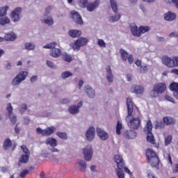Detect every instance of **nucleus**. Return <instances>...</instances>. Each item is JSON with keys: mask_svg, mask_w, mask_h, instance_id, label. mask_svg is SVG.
<instances>
[{"mask_svg": "<svg viewBox=\"0 0 178 178\" xmlns=\"http://www.w3.org/2000/svg\"><path fill=\"white\" fill-rule=\"evenodd\" d=\"M127 106L128 115L126 118V122L129 129L138 130L141 126V120H140V110L136 107L134 111L133 99L127 98Z\"/></svg>", "mask_w": 178, "mask_h": 178, "instance_id": "f257e3e1", "label": "nucleus"}, {"mask_svg": "<svg viewBox=\"0 0 178 178\" xmlns=\"http://www.w3.org/2000/svg\"><path fill=\"white\" fill-rule=\"evenodd\" d=\"M114 161L117 165L115 172L118 178H124V172L128 173V175H131V171H130L128 168L124 167V161H123V157L122 156L119 154L115 155ZM123 169L124 171H123Z\"/></svg>", "mask_w": 178, "mask_h": 178, "instance_id": "f03ea898", "label": "nucleus"}, {"mask_svg": "<svg viewBox=\"0 0 178 178\" xmlns=\"http://www.w3.org/2000/svg\"><path fill=\"white\" fill-rule=\"evenodd\" d=\"M130 30L132 35L134 37H140L142 34L148 33L151 28L148 26H140L139 27L137 25H133L130 26Z\"/></svg>", "mask_w": 178, "mask_h": 178, "instance_id": "7ed1b4c3", "label": "nucleus"}, {"mask_svg": "<svg viewBox=\"0 0 178 178\" xmlns=\"http://www.w3.org/2000/svg\"><path fill=\"white\" fill-rule=\"evenodd\" d=\"M56 47H58V43H56V42H52L43 46V48L51 49L50 51V55L52 58H59V56L62 55V51L56 48Z\"/></svg>", "mask_w": 178, "mask_h": 178, "instance_id": "20e7f679", "label": "nucleus"}, {"mask_svg": "<svg viewBox=\"0 0 178 178\" xmlns=\"http://www.w3.org/2000/svg\"><path fill=\"white\" fill-rule=\"evenodd\" d=\"M144 131L147 134V140L150 144H155V137L152 134V122L149 120L144 127Z\"/></svg>", "mask_w": 178, "mask_h": 178, "instance_id": "39448f33", "label": "nucleus"}, {"mask_svg": "<svg viewBox=\"0 0 178 178\" xmlns=\"http://www.w3.org/2000/svg\"><path fill=\"white\" fill-rule=\"evenodd\" d=\"M21 149H22L24 154H22L19 157V161H18V166H22L23 163H28L29 159L30 158V150L26 147V145H23L21 146Z\"/></svg>", "mask_w": 178, "mask_h": 178, "instance_id": "423d86ee", "label": "nucleus"}, {"mask_svg": "<svg viewBox=\"0 0 178 178\" xmlns=\"http://www.w3.org/2000/svg\"><path fill=\"white\" fill-rule=\"evenodd\" d=\"M166 91V83H156L153 86V90L151 92L152 97H156L154 92H156V94H163V92ZM154 94V95H152Z\"/></svg>", "mask_w": 178, "mask_h": 178, "instance_id": "0eeeda50", "label": "nucleus"}, {"mask_svg": "<svg viewBox=\"0 0 178 178\" xmlns=\"http://www.w3.org/2000/svg\"><path fill=\"white\" fill-rule=\"evenodd\" d=\"M27 76H29V72L26 71L20 72L12 81L13 86H19L22 81L26 80Z\"/></svg>", "mask_w": 178, "mask_h": 178, "instance_id": "6e6552de", "label": "nucleus"}, {"mask_svg": "<svg viewBox=\"0 0 178 178\" xmlns=\"http://www.w3.org/2000/svg\"><path fill=\"white\" fill-rule=\"evenodd\" d=\"M162 62L167 67H175V66H178V57L172 59L168 56H163L162 58Z\"/></svg>", "mask_w": 178, "mask_h": 178, "instance_id": "1a4fd4ad", "label": "nucleus"}, {"mask_svg": "<svg viewBox=\"0 0 178 178\" xmlns=\"http://www.w3.org/2000/svg\"><path fill=\"white\" fill-rule=\"evenodd\" d=\"M86 44H88V38H79L74 42L72 46V49H74V51H80V48L86 46Z\"/></svg>", "mask_w": 178, "mask_h": 178, "instance_id": "9d476101", "label": "nucleus"}, {"mask_svg": "<svg viewBox=\"0 0 178 178\" xmlns=\"http://www.w3.org/2000/svg\"><path fill=\"white\" fill-rule=\"evenodd\" d=\"M83 158L87 162H90L92 158V147L87 145L83 149Z\"/></svg>", "mask_w": 178, "mask_h": 178, "instance_id": "9b49d317", "label": "nucleus"}, {"mask_svg": "<svg viewBox=\"0 0 178 178\" xmlns=\"http://www.w3.org/2000/svg\"><path fill=\"white\" fill-rule=\"evenodd\" d=\"M120 54L121 55V58H122V60H124V62H126V60H128V62L130 65H131V63H133V62H134V58L133 57V55L129 54V53H127V51H126V50H124L123 49H120Z\"/></svg>", "mask_w": 178, "mask_h": 178, "instance_id": "f8f14e48", "label": "nucleus"}, {"mask_svg": "<svg viewBox=\"0 0 178 178\" xmlns=\"http://www.w3.org/2000/svg\"><path fill=\"white\" fill-rule=\"evenodd\" d=\"M3 148L6 151L8 148H12V151H15L16 149V142L7 138L4 140L3 143Z\"/></svg>", "mask_w": 178, "mask_h": 178, "instance_id": "ddd939ff", "label": "nucleus"}, {"mask_svg": "<svg viewBox=\"0 0 178 178\" xmlns=\"http://www.w3.org/2000/svg\"><path fill=\"white\" fill-rule=\"evenodd\" d=\"M71 17L76 23V24H79L80 26H83L84 24V22H83V18H81V15L77 11H72Z\"/></svg>", "mask_w": 178, "mask_h": 178, "instance_id": "4468645a", "label": "nucleus"}, {"mask_svg": "<svg viewBox=\"0 0 178 178\" xmlns=\"http://www.w3.org/2000/svg\"><path fill=\"white\" fill-rule=\"evenodd\" d=\"M131 91L136 95H141V94H144V86L141 85H133L131 88Z\"/></svg>", "mask_w": 178, "mask_h": 178, "instance_id": "2eb2a0df", "label": "nucleus"}, {"mask_svg": "<svg viewBox=\"0 0 178 178\" xmlns=\"http://www.w3.org/2000/svg\"><path fill=\"white\" fill-rule=\"evenodd\" d=\"M21 13L22 8H15L11 13V20H13V22H19V20H20Z\"/></svg>", "mask_w": 178, "mask_h": 178, "instance_id": "dca6fc26", "label": "nucleus"}, {"mask_svg": "<svg viewBox=\"0 0 178 178\" xmlns=\"http://www.w3.org/2000/svg\"><path fill=\"white\" fill-rule=\"evenodd\" d=\"M86 137L88 141H92L95 138V128L90 127L86 131Z\"/></svg>", "mask_w": 178, "mask_h": 178, "instance_id": "f3484780", "label": "nucleus"}, {"mask_svg": "<svg viewBox=\"0 0 178 178\" xmlns=\"http://www.w3.org/2000/svg\"><path fill=\"white\" fill-rule=\"evenodd\" d=\"M99 3H100L99 0H95L92 3H88L86 9L87 10H88V12H94V10H95V9H97V8L99 6Z\"/></svg>", "mask_w": 178, "mask_h": 178, "instance_id": "a211bd4d", "label": "nucleus"}, {"mask_svg": "<svg viewBox=\"0 0 178 178\" xmlns=\"http://www.w3.org/2000/svg\"><path fill=\"white\" fill-rule=\"evenodd\" d=\"M96 131L100 140H103L104 141H105V140H108L109 134H108V133H106L102 129L97 128Z\"/></svg>", "mask_w": 178, "mask_h": 178, "instance_id": "6ab92c4d", "label": "nucleus"}, {"mask_svg": "<svg viewBox=\"0 0 178 178\" xmlns=\"http://www.w3.org/2000/svg\"><path fill=\"white\" fill-rule=\"evenodd\" d=\"M175 19H176V14H175V13L168 11V13L164 14V19L166 22H173Z\"/></svg>", "mask_w": 178, "mask_h": 178, "instance_id": "aec40b11", "label": "nucleus"}, {"mask_svg": "<svg viewBox=\"0 0 178 178\" xmlns=\"http://www.w3.org/2000/svg\"><path fill=\"white\" fill-rule=\"evenodd\" d=\"M77 169L80 170V172H86V169H87V163L84 162L83 160H78L76 162Z\"/></svg>", "mask_w": 178, "mask_h": 178, "instance_id": "412c9836", "label": "nucleus"}, {"mask_svg": "<svg viewBox=\"0 0 178 178\" xmlns=\"http://www.w3.org/2000/svg\"><path fill=\"white\" fill-rule=\"evenodd\" d=\"M68 34L72 38H79L81 35V31L71 29L68 31Z\"/></svg>", "mask_w": 178, "mask_h": 178, "instance_id": "4be33fe9", "label": "nucleus"}, {"mask_svg": "<svg viewBox=\"0 0 178 178\" xmlns=\"http://www.w3.org/2000/svg\"><path fill=\"white\" fill-rule=\"evenodd\" d=\"M147 161L152 168H156L159 165V157L158 156L149 159Z\"/></svg>", "mask_w": 178, "mask_h": 178, "instance_id": "5701e85b", "label": "nucleus"}, {"mask_svg": "<svg viewBox=\"0 0 178 178\" xmlns=\"http://www.w3.org/2000/svg\"><path fill=\"white\" fill-rule=\"evenodd\" d=\"M106 72H107V76L106 79L108 80V83H113V74H112V70L111 69V66L108 65L106 68Z\"/></svg>", "mask_w": 178, "mask_h": 178, "instance_id": "b1692460", "label": "nucleus"}, {"mask_svg": "<svg viewBox=\"0 0 178 178\" xmlns=\"http://www.w3.org/2000/svg\"><path fill=\"white\" fill-rule=\"evenodd\" d=\"M163 122L164 124H165L166 126L175 124V123H176V120H175V118L172 117H164L163 118Z\"/></svg>", "mask_w": 178, "mask_h": 178, "instance_id": "393cba45", "label": "nucleus"}, {"mask_svg": "<svg viewBox=\"0 0 178 178\" xmlns=\"http://www.w3.org/2000/svg\"><path fill=\"white\" fill-rule=\"evenodd\" d=\"M124 136L126 137V138L129 139L136 138V137H137V132H136L134 130L127 131L125 132Z\"/></svg>", "mask_w": 178, "mask_h": 178, "instance_id": "a878e982", "label": "nucleus"}, {"mask_svg": "<svg viewBox=\"0 0 178 178\" xmlns=\"http://www.w3.org/2000/svg\"><path fill=\"white\" fill-rule=\"evenodd\" d=\"M146 156L147 158V160H149L152 158H155L156 156H158V155H156V153H155L154 150H152V149H147L146 150Z\"/></svg>", "mask_w": 178, "mask_h": 178, "instance_id": "bb28decb", "label": "nucleus"}, {"mask_svg": "<svg viewBox=\"0 0 178 178\" xmlns=\"http://www.w3.org/2000/svg\"><path fill=\"white\" fill-rule=\"evenodd\" d=\"M16 38V34H15L14 33H7L4 36L5 41H15Z\"/></svg>", "mask_w": 178, "mask_h": 178, "instance_id": "cd10ccee", "label": "nucleus"}, {"mask_svg": "<svg viewBox=\"0 0 178 178\" xmlns=\"http://www.w3.org/2000/svg\"><path fill=\"white\" fill-rule=\"evenodd\" d=\"M55 130H56V128H55V127H47L44 129V136L48 137L49 136L54 134V133H55Z\"/></svg>", "mask_w": 178, "mask_h": 178, "instance_id": "c85d7f7f", "label": "nucleus"}, {"mask_svg": "<svg viewBox=\"0 0 178 178\" xmlns=\"http://www.w3.org/2000/svg\"><path fill=\"white\" fill-rule=\"evenodd\" d=\"M68 111L71 115H76V113H79V108H77V106L76 105L70 106Z\"/></svg>", "mask_w": 178, "mask_h": 178, "instance_id": "c756f323", "label": "nucleus"}, {"mask_svg": "<svg viewBox=\"0 0 178 178\" xmlns=\"http://www.w3.org/2000/svg\"><path fill=\"white\" fill-rule=\"evenodd\" d=\"M47 144L51 145V147H56L58 143L56 142V139L54 138H49L47 140Z\"/></svg>", "mask_w": 178, "mask_h": 178, "instance_id": "7c9ffc66", "label": "nucleus"}, {"mask_svg": "<svg viewBox=\"0 0 178 178\" xmlns=\"http://www.w3.org/2000/svg\"><path fill=\"white\" fill-rule=\"evenodd\" d=\"M122 129H123V124H122V122H120V121H118L116 124V134L118 136H120L122 134Z\"/></svg>", "mask_w": 178, "mask_h": 178, "instance_id": "2f4dec72", "label": "nucleus"}, {"mask_svg": "<svg viewBox=\"0 0 178 178\" xmlns=\"http://www.w3.org/2000/svg\"><path fill=\"white\" fill-rule=\"evenodd\" d=\"M62 58H63V60H65V62H67L68 63H70V62H72V60H73L72 56H70V54H67V53H64L62 55Z\"/></svg>", "mask_w": 178, "mask_h": 178, "instance_id": "473e14b6", "label": "nucleus"}, {"mask_svg": "<svg viewBox=\"0 0 178 178\" xmlns=\"http://www.w3.org/2000/svg\"><path fill=\"white\" fill-rule=\"evenodd\" d=\"M110 3L114 13H118V3H116V0H110Z\"/></svg>", "mask_w": 178, "mask_h": 178, "instance_id": "72a5a7b5", "label": "nucleus"}, {"mask_svg": "<svg viewBox=\"0 0 178 178\" xmlns=\"http://www.w3.org/2000/svg\"><path fill=\"white\" fill-rule=\"evenodd\" d=\"M86 92L89 98H94V97H95V91H94L91 88L86 89Z\"/></svg>", "mask_w": 178, "mask_h": 178, "instance_id": "f704fd0d", "label": "nucleus"}, {"mask_svg": "<svg viewBox=\"0 0 178 178\" xmlns=\"http://www.w3.org/2000/svg\"><path fill=\"white\" fill-rule=\"evenodd\" d=\"M170 90L171 91H173V92H176V91H178V83L176 82H172L170 85Z\"/></svg>", "mask_w": 178, "mask_h": 178, "instance_id": "c9c22d12", "label": "nucleus"}, {"mask_svg": "<svg viewBox=\"0 0 178 178\" xmlns=\"http://www.w3.org/2000/svg\"><path fill=\"white\" fill-rule=\"evenodd\" d=\"M8 23H10V19L8 17L0 18L1 26H5V24H8Z\"/></svg>", "mask_w": 178, "mask_h": 178, "instance_id": "e433bc0d", "label": "nucleus"}, {"mask_svg": "<svg viewBox=\"0 0 178 178\" xmlns=\"http://www.w3.org/2000/svg\"><path fill=\"white\" fill-rule=\"evenodd\" d=\"M8 9H9V6H8L0 8V17H2V16H6Z\"/></svg>", "mask_w": 178, "mask_h": 178, "instance_id": "4c0bfd02", "label": "nucleus"}, {"mask_svg": "<svg viewBox=\"0 0 178 178\" xmlns=\"http://www.w3.org/2000/svg\"><path fill=\"white\" fill-rule=\"evenodd\" d=\"M88 5V0H79V6L80 8H86Z\"/></svg>", "mask_w": 178, "mask_h": 178, "instance_id": "58836bf2", "label": "nucleus"}, {"mask_svg": "<svg viewBox=\"0 0 178 178\" xmlns=\"http://www.w3.org/2000/svg\"><path fill=\"white\" fill-rule=\"evenodd\" d=\"M155 129H165V123L163 121H156L155 122Z\"/></svg>", "mask_w": 178, "mask_h": 178, "instance_id": "ea45409f", "label": "nucleus"}, {"mask_svg": "<svg viewBox=\"0 0 178 178\" xmlns=\"http://www.w3.org/2000/svg\"><path fill=\"white\" fill-rule=\"evenodd\" d=\"M56 136L63 140H67V134L66 132H56Z\"/></svg>", "mask_w": 178, "mask_h": 178, "instance_id": "a19ab883", "label": "nucleus"}, {"mask_svg": "<svg viewBox=\"0 0 178 178\" xmlns=\"http://www.w3.org/2000/svg\"><path fill=\"white\" fill-rule=\"evenodd\" d=\"M6 111L8 113V116H11V115H13V107L12 106V104L8 103L7 104Z\"/></svg>", "mask_w": 178, "mask_h": 178, "instance_id": "79ce46f5", "label": "nucleus"}, {"mask_svg": "<svg viewBox=\"0 0 178 178\" xmlns=\"http://www.w3.org/2000/svg\"><path fill=\"white\" fill-rule=\"evenodd\" d=\"M25 48L28 51H33V49H35V46L32 43L27 42V43H25Z\"/></svg>", "mask_w": 178, "mask_h": 178, "instance_id": "37998d69", "label": "nucleus"}, {"mask_svg": "<svg viewBox=\"0 0 178 178\" xmlns=\"http://www.w3.org/2000/svg\"><path fill=\"white\" fill-rule=\"evenodd\" d=\"M173 137L172 135H168L167 137L165 138V145H169L172 143Z\"/></svg>", "mask_w": 178, "mask_h": 178, "instance_id": "c03bdc74", "label": "nucleus"}, {"mask_svg": "<svg viewBox=\"0 0 178 178\" xmlns=\"http://www.w3.org/2000/svg\"><path fill=\"white\" fill-rule=\"evenodd\" d=\"M73 76V74L70 72H64L61 74L62 79H67V77H70Z\"/></svg>", "mask_w": 178, "mask_h": 178, "instance_id": "a18cd8bd", "label": "nucleus"}, {"mask_svg": "<svg viewBox=\"0 0 178 178\" xmlns=\"http://www.w3.org/2000/svg\"><path fill=\"white\" fill-rule=\"evenodd\" d=\"M97 44L99 45V47H101L102 48H106V43L102 39H99L97 40Z\"/></svg>", "mask_w": 178, "mask_h": 178, "instance_id": "49530a36", "label": "nucleus"}, {"mask_svg": "<svg viewBox=\"0 0 178 178\" xmlns=\"http://www.w3.org/2000/svg\"><path fill=\"white\" fill-rule=\"evenodd\" d=\"M42 23H44L45 24H48V26H52L54 24V19L52 18L44 19L42 21Z\"/></svg>", "mask_w": 178, "mask_h": 178, "instance_id": "de8ad7c7", "label": "nucleus"}, {"mask_svg": "<svg viewBox=\"0 0 178 178\" xmlns=\"http://www.w3.org/2000/svg\"><path fill=\"white\" fill-rule=\"evenodd\" d=\"M119 19H120V15L111 16V17L110 19V22L111 23H113V22H118V20H119Z\"/></svg>", "mask_w": 178, "mask_h": 178, "instance_id": "09e8293b", "label": "nucleus"}, {"mask_svg": "<svg viewBox=\"0 0 178 178\" xmlns=\"http://www.w3.org/2000/svg\"><path fill=\"white\" fill-rule=\"evenodd\" d=\"M10 118V122L13 123V124H15L16 123V122H17V117H16V115H8Z\"/></svg>", "mask_w": 178, "mask_h": 178, "instance_id": "8fccbe9b", "label": "nucleus"}, {"mask_svg": "<svg viewBox=\"0 0 178 178\" xmlns=\"http://www.w3.org/2000/svg\"><path fill=\"white\" fill-rule=\"evenodd\" d=\"M36 133L38 134H41L42 136H45V129H42L41 128H37Z\"/></svg>", "mask_w": 178, "mask_h": 178, "instance_id": "3c124183", "label": "nucleus"}, {"mask_svg": "<svg viewBox=\"0 0 178 178\" xmlns=\"http://www.w3.org/2000/svg\"><path fill=\"white\" fill-rule=\"evenodd\" d=\"M165 99H166L167 101H169L170 102H172V104H176V102H175V99H173V97L169 96V95H165Z\"/></svg>", "mask_w": 178, "mask_h": 178, "instance_id": "603ef678", "label": "nucleus"}, {"mask_svg": "<svg viewBox=\"0 0 178 178\" xmlns=\"http://www.w3.org/2000/svg\"><path fill=\"white\" fill-rule=\"evenodd\" d=\"M26 175H29V170H24L21 172L19 177L24 178L26 177Z\"/></svg>", "mask_w": 178, "mask_h": 178, "instance_id": "864d4df0", "label": "nucleus"}, {"mask_svg": "<svg viewBox=\"0 0 178 178\" xmlns=\"http://www.w3.org/2000/svg\"><path fill=\"white\" fill-rule=\"evenodd\" d=\"M27 111V104H23L21 105V108L19 109V111L23 113V112H26Z\"/></svg>", "mask_w": 178, "mask_h": 178, "instance_id": "5fc2aeb1", "label": "nucleus"}, {"mask_svg": "<svg viewBox=\"0 0 178 178\" xmlns=\"http://www.w3.org/2000/svg\"><path fill=\"white\" fill-rule=\"evenodd\" d=\"M47 65L49 67H51V69H55V65L51 61L47 60Z\"/></svg>", "mask_w": 178, "mask_h": 178, "instance_id": "6e6d98bb", "label": "nucleus"}, {"mask_svg": "<svg viewBox=\"0 0 178 178\" xmlns=\"http://www.w3.org/2000/svg\"><path fill=\"white\" fill-rule=\"evenodd\" d=\"M140 70L141 72H148V67L147 65H144V66L141 65Z\"/></svg>", "mask_w": 178, "mask_h": 178, "instance_id": "4d7b16f0", "label": "nucleus"}, {"mask_svg": "<svg viewBox=\"0 0 178 178\" xmlns=\"http://www.w3.org/2000/svg\"><path fill=\"white\" fill-rule=\"evenodd\" d=\"M38 79V76L37 75H33L31 78V83H35V81Z\"/></svg>", "mask_w": 178, "mask_h": 178, "instance_id": "13d9d810", "label": "nucleus"}, {"mask_svg": "<svg viewBox=\"0 0 178 178\" xmlns=\"http://www.w3.org/2000/svg\"><path fill=\"white\" fill-rule=\"evenodd\" d=\"M18 126H19V124H17L15 127V131L16 134H19V133H20V131H21L20 128Z\"/></svg>", "mask_w": 178, "mask_h": 178, "instance_id": "bf43d9fd", "label": "nucleus"}, {"mask_svg": "<svg viewBox=\"0 0 178 178\" xmlns=\"http://www.w3.org/2000/svg\"><path fill=\"white\" fill-rule=\"evenodd\" d=\"M60 102L62 104H69V102H70V100H69V99H62L60 100Z\"/></svg>", "mask_w": 178, "mask_h": 178, "instance_id": "052dcab7", "label": "nucleus"}, {"mask_svg": "<svg viewBox=\"0 0 178 178\" xmlns=\"http://www.w3.org/2000/svg\"><path fill=\"white\" fill-rule=\"evenodd\" d=\"M24 124H29V123H30V118H29V117H26L24 119Z\"/></svg>", "mask_w": 178, "mask_h": 178, "instance_id": "680f3d73", "label": "nucleus"}, {"mask_svg": "<svg viewBox=\"0 0 178 178\" xmlns=\"http://www.w3.org/2000/svg\"><path fill=\"white\" fill-rule=\"evenodd\" d=\"M169 37H178V32H172L170 34Z\"/></svg>", "mask_w": 178, "mask_h": 178, "instance_id": "e2e57ef3", "label": "nucleus"}, {"mask_svg": "<svg viewBox=\"0 0 178 178\" xmlns=\"http://www.w3.org/2000/svg\"><path fill=\"white\" fill-rule=\"evenodd\" d=\"M52 10V6H49L45 9L46 13H49Z\"/></svg>", "mask_w": 178, "mask_h": 178, "instance_id": "0e129e2a", "label": "nucleus"}, {"mask_svg": "<svg viewBox=\"0 0 178 178\" xmlns=\"http://www.w3.org/2000/svg\"><path fill=\"white\" fill-rule=\"evenodd\" d=\"M172 3H174L175 6L178 9V0H172Z\"/></svg>", "mask_w": 178, "mask_h": 178, "instance_id": "69168bd1", "label": "nucleus"}, {"mask_svg": "<svg viewBox=\"0 0 178 178\" xmlns=\"http://www.w3.org/2000/svg\"><path fill=\"white\" fill-rule=\"evenodd\" d=\"M171 73H174L175 74H177L178 76V69H172L171 70Z\"/></svg>", "mask_w": 178, "mask_h": 178, "instance_id": "338daca9", "label": "nucleus"}, {"mask_svg": "<svg viewBox=\"0 0 178 178\" xmlns=\"http://www.w3.org/2000/svg\"><path fill=\"white\" fill-rule=\"evenodd\" d=\"M173 95L176 99H178V90L173 92Z\"/></svg>", "mask_w": 178, "mask_h": 178, "instance_id": "774afa93", "label": "nucleus"}]
</instances>
